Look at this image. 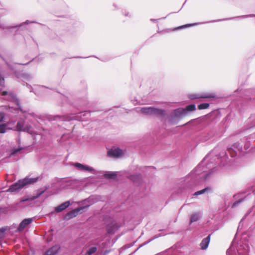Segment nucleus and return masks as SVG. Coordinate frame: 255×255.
<instances>
[{
	"mask_svg": "<svg viewBox=\"0 0 255 255\" xmlns=\"http://www.w3.org/2000/svg\"><path fill=\"white\" fill-rule=\"evenodd\" d=\"M207 167H205L204 161L200 163L196 168L192 171L185 179L188 186L196 185L206 181L208 176L212 172L213 169L207 170Z\"/></svg>",
	"mask_w": 255,
	"mask_h": 255,
	"instance_id": "1",
	"label": "nucleus"
},
{
	"mask_svg": "<svg viewBox=\"0 0 255 255\" xmlns=\"http://www.w3.org/2000/svg\"><path fill=\"white\" fill-rule=\"evenodd\" d=\"M186 116H187V113L184 108L177 109L171 113L169 122L171 124L175 123Z\"/></svg>",
	"mask_w": 255,
	"mask_h": 255,
	"instance_id": "2",
	"label": "nucleus"
},
{
	"mask_svg": "<svg viewBox=\"0 0 255 255\" xmlns=\"http://www.w3.org/2000/svg\"><path fill=\"white\" fill-rule=\"evenodd\" d=\"M35 181V180L32 178H25L23 180H20L17 182L11 185L7 191L10 192H15L17 190L21 189L25 185L31 183H33Z\"/></svg>",
	"mask_w": 255,
	"mask_h": 255,
	"instance_id": "3",
	"label": "nucleus"
},
{
	"mask_svg": "<svg viewBox=\"0 0 255 255\" xmlns=\"http://www.w3.org/2000/svg\"><path fill=\"white\" fill-rule=\"evenodd\" d=\"M90 112H84L79 113L74 118L77 120H79L81 121H85L86 120V118H84L85 116H89ZM74 118H71L69 116H56L53 117V120H59L62 121H69L73 120Z\"/></svg>",
	"mask_w": 255,
	"mask_h": 255,
	"instance_id": "4",
	"label": "nucleus"
},
{
	"mask_svg": "<svg viewBox=\"0 0 255 255\" xmlns=\"http://www.w3.org/2000/svg\"><path fill=\"white\" fill-rule=\"evenodd\" d=\"M48 188V186H45L44 188L38 189L35 191V193L33 196H31L30 197H23L19 202V206H22V203L28 201H32V200L38 198L40 197L45 191Z\"/></svg>",
	"mask_w": 255,
	"mask_h": 255,
	"instance_id": "5",
	"label": "nucleus"
},
{
	"mask_svg": "<svg viewBox=\"0 0 255 255\" xmlns=\"http://www.w3.org/2000/svg\"><path fill=\"white\" fill-rule=\"evenodd\" d=\"M140 111L142 113L155 116H163L165 111L163 110L157 109L153 107H144L141 109Z\"/></svg>",
	"mask_w": 255,
	"mask_h": 255,
	"instance_id": "6",
	"label": "nucleus"
},
{
	"mask_svg": "<svg viewBox=\"0 0 255 255\" xmlns=\"http://www.w3.org/2000/svg\"><path fill=\"white\" fill-rule=\"evenodd\" d=\"M242 149V145H240V143L236 142L231 147L228 149V153L230 154L231 157H234L238 154H240Z\"/></svg>",
	"mask_w": 255,
	"mask_h": 255,
	"instance_id": "7",
	"label": "nucleus"
},
{
	"mask_svg": "<svg viewBox=\"0 0 255 255\" xmlns=\"http://www.w3.org/2000/svg\"><path fill=\"white\" fill-rule=\"evenodd\" d=\"M8 95L9 96L10 100L13 101L15 103V104L17 105L20 111L23 114V116L25 117L26 119L29 118V117H34V114L33 113H29V112H26V111H23L22 109H21L19 104L18 100L16 99V98L13 94L9 93Z\"/></svg>",
	"mask_w": 255,
	"mask_h": 255,
	"instance_id": "8",
	"label": "nucleus"
},
{
	"mask_svg": "<svg viewBox=\"0 0 255 255\" xmlns=\"http://www.w3.org/2000/svg\"><path fill=\"white\" fill-rule=\"evenodd\" d=\"M73 165L80 171H88L93 174H97V173L95 169L87 165L82 164L77 162L74 163Z\"/></svg>",
	"mask_w": 255,
	"mask_h": 255,
	"instance_id": "9",
	"label": "nucleus"
},
{
	"mask_svg": "<svg viewBox=\"0 0 255 255\" xmlns=\"http://www.w3.org/2000/svg\"><path fill=\"white\" fill-rule=\"evenodd\" d=\"M14 130L18 131H25L28 133H31V126L26 125H24V122L23 121H19L14 129Z\"/></svg>",
	"mask_w": 255,
	"mask_h": 255,
	"instance_id": "10",
	"label": "nucleus"
},
{
	"mask_svg": "<svg viewBox=\"0 0 255 255\" xmlns=\"http://www.w3.org/2000/svg\"><path fill=\"white\" fill-rule=\"evenodd\" d=\"M124 152L119 148H113L111 149L108 152V155L109 157L119 158L124 155Z\"/></svg>",
	"mask_w": 255,
	"mask_h": 255,
	"instance_id": "11",
	"label": "nucleus"
},
{
	"mask_svg": "<svg viewBox=\"0 0 255 255\" xmlns=\"http://www.w3.org/2000/svg\"><path fill=\"white\" fill-rule=\"evenodd\" d=\"M216 97L214 94H207V93H201V94H194L190 95L189 98L191 99H196L200 98H215Z\"/></svg>",
	"mask_w": 255,
	"mask_h": 255,
	"instance_id": "12",
	"label": "nucleus"
},
{
	"mask_svg": "<svg viewBox=\"0 0 255 255\" xmlns=\"http://www.w3.org/2000/svg\"><path fill=\"white\" fill-rule=\"evenodd\" d=\"M84 210V208L79 207L77 208L72 211L68 212L65 216V218L67 220H69L74 217H75L78 215L79 212L81 211Z\"/></svg>",
	"mask_w": 255,
	"mask_h": 255,
	"instance_id": "13",
	"label": "nucleus"
},
{
	"mask_svg": "<svg viewBox=\"0 0 255 255\" xmlns=\"http://www.w3.org/2000/svg\"><path fill=\"white\" fill-rule=\"evenodd\" d=\"M119 228L115 221H112L110 224L107 226V230L109 234H114Z\"/></svg>",
	"mask_w": 255,
	"mask_h": 255,
	"instance_id": "14",
	"label": "nucleus"
},
{
	"mask_svg": "<svg viewBox=\"0 0 255 255\" xmlns=\"http://www.w3.org/2000/svg\"><path fill=\"white\" fill-rule=\"evenodd\" d=\"M32 218H27L23 220L19 224L17 231L20 232L23 230L28 225H29L32 222Z\"/></svg>",
	"mask_w": 255,
	"mask_h": 255,
	"instance_id": "15",
	"label": "nucleus"
},
{
	"mask_svg": "<svg viewBox=\"0 0 255 255\" xmlns=\"http://www.w3.org/2000/svg\"><path fill=\"white\" fill-rule=\"evenodd\" d=\"M95 202V200L94 197L93 196H91L82 202L83 206L81 207L84 208V210L85 208H88L89 206L93 204Z\"/></svg>",
	"mask_w": 255,
	"mask_h": 255,
	"instance_id": "16",
	"label": "nucleus"
},
{
	"mask_svg": "<svg viewBox=\"0 0 255 255\" xmlns=\"http://www.w3.org/2000/svg\"><path fill=\"white\" fill-rule=\"evenodd\" d=\"M60 248L59 245H55L47 250L44 255H55L58 252Z\"/></svg>",
	"mask_w": 255,
	"mask_h": 255,
	"instance_id": "17",
	"label": "nucleus"
},
{
	"mask_svg": "<svg viewBox=\"0 0 255 255\" xmlns=\"http://www.w3.org/2000/svg\"><path fill=\"white\" fill-rule=\"evenodd\" d=\"M70 201H66L56 207L55 209V211L57 213L62 212V211L66 209L67 207H68L70 206Z\"/></svg>",
	"mask_w": 255,
	"mask_h": 255,
	"instance_id": "18",
	"label": "nucleus"
},
{
	"mask_svg": "<svg viewBox=\"0 0 255 255\" xmlns=\"http://www.w3.org/2000/svg\"><path fill=\"white\" fill-rule=\"evenodd\" d=\"M210 236L211 235H209L202 241L200 243V247L202 250H204L207 249L210 241Z\"/></svg>",
	"mask_w": 255,
	"mask_h": 255,
	"instance_id": "19",
	"label": "nucleus"
},
{
	"mask_svg": "<svg viewBox=\"0 0 255 255\" xmlns=\"http://www.w3.org/2000/svg\"><path fill=\"white\" fill-rule=\"evenodd\" d=\"M201 217L200 212H195L190 217V223L197 222L199 220Z\"/></svg>",
	"mask_w": 255,
	"mask_h": 255,
	"instance_id": "20",
	"label": "nucleus"
},
{
	"mask_svg": "<svg viewBox=\"0 0 255 255\" xmlns=\"http://www.w3.org/2000/svg\"><path fill=\"white\" fill-rule=\"evenodd\" d=\"M206 22H202V23H191V24H185V25H182V26H180L179 27H177L176 28H175V30H179V29H183L184 28H187V27H191V26H195V25H197L198 24H203V23H206Z\"/></svg>",
	"mask_w": 255,
	"mask_h": 255,
	"instance_id": "21",
	"label": "nucleus"
},
{
	"mask_svg": "<svg viewBox=\"0 0 255 255\" xmlns=\"http://www.w3.org/2000/svg\"><path fill=\"white\" fill-rule=\"evenodd\" d=\"M211 190V188L210 187H207L202 190H201L200 191H198L196 192L193 195L194 196H198V195H201V194H204L206 193H208L209 191H210Z\"/></svg>",
	"mask_w": 255,
	"mask_h": 255,
	"instance_id": "22",
	"label": "nucleus"
},
{
	"mask_svg": "<svg viewBox=\"0 0 255 255\" xmlns=\"http://www.w3.org/2000/svg\"><path fill=\"white\" fill-rule=\"evenodd\" d=\"M187 113V115L190 112H193L196 110V106L194 104H191L187 106L185 108H184Z\"/></svg>",
	"mask_w": 255,
	"mask_h": 255,
	"instance_id": "23",
	"label": "nucleus"
},
{
	"mask_svg": "<svg viewBox=\"0 0 255 255\" xmlns=\"http://www.w3.org/2000/svg\"><path fill=\"white\" fill-rule=\"evenodd\" d=\"M97 250V249L95 247H93L88 249L86 252L87 255H92L95 253Z\"/></svg>",
	"mask_w": 255,
	"mask_h": 255,
	"instance_id": "24",
	"label": "nucleus"
},
{
	"mask_svg": "<svg viewBox=\"0 0 255 255\" xmlns=\"http://www.w3.org/2000/svg\"><path fill=\"white\" fill-rule=\"evenodd\" d=\"M208 103H202L198 105V108L199 110L206 109L209 107Z\"/></svg>",
	"mask_w": 255,
	"mask_h": 255,
	"instance_id": "25",
	"label": "nucleus"
},
{
	"mask_svg": "<svg viewBox=\"0 0 255 255\" xmlns=\"http://www.w3.org/2000/svg\"><path fill=\"white\" fill-rule=\"evenodd\" d=\"M7 130L6 125L5 124H0V133H4Z\"/></svg>",
	"mask_w": 255,
	"mask_h": 255,
	"instance_id": "26",
	"label": "nucleus"
},
{
	"mask_svg": "<svg viewBox=\"0 0 255 255\" xmlns=\"http://www.w3.org/2000/svg\"><path fill=\"white\" fill-rule=\"evenodd\" d=\"M105 177L112 179L115 178L117 176V174L115 173L112 172L105 174Z\"/></svg>",
	"mask_w": 255,
	"mask_h": 255,
	"instance_id": "27",
	"label": "nucleus"
},
{
	"mask_svg": "<svg viewBox=\"0 0 255 255\" xmlns=\"http://www.w3.org/2000/svg\"><path fill=\"white\" fill-rule=\"evenodd\" d=\"M235 252V249L233 246L231 247L227 251V255H233Z\"/></svg>",
	"mask_w": 255,
	"mask_h": 255,
	"instance_id": "28",
	"label": "nucleus"
},
{
	"mask_svg": "<svg viewBox=\"0 0 255 255\" xmlns=\"http://www.w3.org/2000/svg\"><path fill=\"white\" fill-rule=\"evenodd\" d=\"M235 252V249L233 246L231 247L227 251V255H233Z\"/></svg>",
	"mask_w": 255,
	"mask_h": 255,
	"instance_id": "29",
	"label": "nucleus"
},
{
	"mask_svg": "<svg viewBox=\"0 0 255 255\" xmlns=\"http://www.w3.org/2000/svg\"><path fill=\"white\" fill-rule=\"evenodd\" d=\"M248 252H249V247H246V248L245 249V253H243L241 249H240L239 251H238V254H239V255H248Z\"/></svg>",
	"mask_w": 255,
	"mask_h": 255,
	"instance_id": "30",
	"label": "nucleus"
},
{
	"mask_svg": "<svg viewBox=\"0 0 255 255\" xmlns=\"http://www.w3.org/2000/svg\"><path fill=\"white\" fill-rule=\"evenodd\" d=\"M74 183L73 181L70 180H65L66 185L64 186V187H68L72 185Z\"/></svg>",
	"mask_w": 255,
	"mask_h": 255,
	"instance_id": "31",
	"label": "nucleus"
},
{
	"mask_svg": "<svg viewBox=\"0 0 255 255\" xmlns=\"http://www.w3.org/2000/svg\"><path fill=\"white\" fill-rule=\"evenodd\" d=\"M245 198H241V199L239 200H237L236 201H235L233 205H232V207H235L236 206H237L238 205H239L240 203H241V202H242L244 200Z\"/></svg>",
	"mask_w": 255,
	"mask_h": 255,
	"instance_id": "32",
	"label": "nucleus"
},
{
	"mask_svg": "<svg viewBox=\"0 0 255 255\" xmlns=\"http://www.w3.org/2000/svg\"><path fill=\"white\" fill-rule=\"evenodd\" d=\"M22 149L21 148H18L16 149H14L12 150V152L11 153V155H15L17 152H19Z\"/></svg>",
	"mask_w": 255,
	"mask_h": 255,
	"instance_id": "33",
	"label": "nucleus"
},
{
	"mask_svg": "<svg viewBox=\"0 0 255 255\" xmlns=\"http://www.w3.org/2000/svg\"><path fill=\"white\" fill-rule=\"evenodd\" d=\"M130 178L131 180H133L134 182H136L137 181V179H139L140 178V176L139 175L137 176H134L132 175L130 177Z\"/></svg>",
	"mask_w": 255,
	"mask_h": 255,
	"instance_id": "34",
	"label": "nucleus"
},
{
	"mask_svg": "<svg viewBox=\"0 0 255 255\" xmlns=\"http://www.w3.org/2000/svg\"><path fill=\"white\" fill-rule=\"evenodd\" d=\"M255 134H250L249 136H246V140H248L249 139L252 138L253 139H255ZM243 140L244 141L245 139H243Z\"/></svg>",
	"mask_w": 255,
	"mask_h": 255,
	"instance_id": "35",
	"label": "nucleus"
},
{
	"mask_svg": "<svg viewBox=\"0 0 255 255\" xmlns=\"http://www.w3.org/2000/svg\"><path fill=\"white\" fill-rule=\"evenodd\" d=\"M4 84V78L0 75V86H3Z\"/></svg>",
	"mask_w": 255,
	"mask_h": 255,
	"instance_id": "36",
	"label": "nucleus"
},
{
	"mask_svg": "<svg viewBox=\"0 0 255 255\" xmlns=\"http://www.w3.org/2000/svg\"><path fill=\"white\" fill-rule=\"evenodd\" d=\"M250 143H248V142H247L245 144V145H244V148L246 149V150H247L249 147H250Z\"/></svg>",
	"mask_w": 255,
	"mask_h": 255,
	"instance_id": "37",
	"label": "nucleus"
},
{
	"mask_svg": "<svg viewBox=\"0 0 255 255\" xmlns=\"http://www.w3.org/2000/svg\"><path fill=\"white\" fill-rule=\"evenodd\" d=\"M4 118V114L2 113H0V122L2 121Z\"/></svg>",
	"mask_w": 255,
	"mask_h": 255,
	"instance_id": "38",
	"label": "nucleus"
},
{
	"mask_svg": "<svg viewBox=\"0 0 255 255\" xmlns=\"http://www.w3.org/2000/svg\"><path fill=\"white\" fill-rule=\"evenodd\" d=\"M23 24H24V23L21 24H20L19 25H16V26H12V27H11V28H11V29H14V28H17V27H21V26H22V25H23Z\"/></svg>",
	"mask_w": 255,
	"mask_h": 255,
	"instance_id": "39",
	"label": "nucleus"
},
{
	"mask_svg": "<svg viewBox=\"0 0 255 255\" xmlns=\"http://www.w3.org/2000/svg\"><path fill=\"white\" fill-rule=\"evenodd\" d=\"M255 120V122L254 123V125H255V117L252 116L250 118V121H253Z\"/></svg>",
	"mask_w": 255,
	"mask_h": 255,
	"instance_id": "40",
	"label": "nucleus"
},
{
	"mask_svg": "<svg viewBox=\"0 0 255 255\" xmlns=\"http://www.w3.org/2000/svg\"><path fill=\"white\" fill-rule=\"evenodd\" d=\"M255 16L254 15H243L242 16V17L243 18H247V17H251V16Z\"/></svg>",
	"mask_w": 255,
	"mask_h": 255,
	"instance_id": "41",
	"label": "nucleus"
},
{
	"mask_svg": "<svg viewBox=\"0 0 255 255\" xmlns=\"http://www.w3.org/2000/svg\"><path fill=\"white\" fill-rule=\"evenodd\" d=\"M33 22H34V21L26 20L24 23L29 24V23H33Z\"/></svg>",
	"mask_w": 255,
	"mask_h": 255,
	"instance_id": "42",
	"label": "nucleus"
},
{
	"mask_svg": "<svg viewBox=\"0 0 255 255\" xmlns=\"http://www.w3.org/2000/svg\"><path fill=\"white\" fill-rule=\"evenodd\" d=\"M7 94V92L6 91H3L2 93V95L5 96Z\"/></svg>",
	"mask_w": 255,
	"mask_h": 255,
	"instance_id": "43",
	"label": "nucleus"
},
{
	"mask_svg": "<svg viewBox=\"0 0 255 255\" xmlns=\"http://www.w3.org/2000/svg\"><path fill=\"white\" fill-rule=\"evenodd\" d=\"M37 87L39 88H40V89H41L42 90L45 89V88L44 87H43V86H37Z\"/></svg>",
	"mask_w": 255,
	"mask_h": 255,
	"instance_id": "44",
	"label": "nucleus"
},
{
	"mask_svg": "<svg viewBox=\"0 0 255 255\" xmlns=\"http://www.w3.org/2000/svg\"><path fill=\"white\" fill-rule=\"evenodd\" d=\"M8 67H9V68L12 70V71H13L14 72H15L14 71V69L11 66V65H8Z\"/></svg>",
	"mask_w": 255,
	"mask_h": 255,
	"instance_id": "45",
	"label": "nucleus"
},
{
	"mask_svg": "<svg viewBox=\"0 0 255 255\" xmlns=\"http://www.w3.org/2000/svg\"><path fill=\"white\" fill-rule=\"evenodd\" d=\"M207 158H208V157L207 156V157H206L204 158V160H206L207 159Z\"/></svg>",
	"mask_w": 255,
	"mask_h": 255,
	"instance_id": "46",
	"label": "nucleus"
},
{
	"mask_svg": "<svg viewBox=\"0 0 255 255\" xmlns=\"http://www.w3.org/2000/svg\"><path fill=\"white\" fill-rule=\"evenodd\" d=\"M151 21H156V19H151Z\"/></svg>",
	"mask_w": 255,
	"mask_h": 255,
	"instance_id": "47",
	"label": "nucleus"
}]
</instances>
